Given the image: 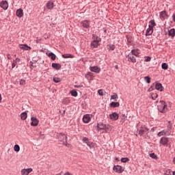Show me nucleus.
<instances>
[{"label": "nucleus", "mask_w": 175, "mask_h": 175, "mask_svg": "<svg viewBox=\"0 0 175 175\" xmlns=\"http://www.w3.org/2000/svg\"><path fill=\"white\" fill-rule=\"evenodd\" d=\"M158 110L160 113H166L167 111V105L163 100H161L157 105Z\"/></svg>", "instance_id": "f257e3e1"}, {"label": "nucleus", "mask_w": 175, "mask_h": 175, "mask_svg": "<svg viewBox=\"0 0 175 175\" xmlns=\"http://www.w3.org/2000/svg\"><path fill=\"white\" fill-rule=\"evenodd\" d=\"M57 136L59 141L61 142L62 144H64V146H68L66 144L68 143V137H66L65 133H59Z\"/></svg>", "instance_id": "f03ea898"}, {"label": "nucleus", "mask_w": 175, "mask_h": 175, "mask_svg": "<svg viewBox=\"0 0 175 175\" xmlns=\"http://www.w3.org/2000/svg\"><path fill=\"white\" fill-rule=\"evenodd\" d=\"M148 128H147V126H146V125H142L139 131V136H143V135H144V133H148Z\"/></svg>", "instance_id": "7ed1b4c3"}, {"label": "nucleus", "mask_w": 175, "mask_h": 175, "mask_svg": "<svg viewBox=\"0 0 175 175\" xmlns=\"http://www.w3.org/2000/svg\"><path fill=\"white\" fill-rule=\"evenodd\" d=\"M166 136H170L172 135V123L170 121L168 122V124L166 129H164Z\"/></svg>", "instance_id": "20e7f679"}, {"label": "nucleus", "mask_w": 175, "mask_h": 175, "mask_svg": "<svg viewBox=\"0 0 175 175\" xmlns=\"http://www.w3.org/2000/svg\"><path fill=\"white\" fill-rule=\"evenodd\" d=\"M82 27L83 28H86V29H88V28H90L91 27V22L88 20H85L83 21H82L81 23Z\"/></svg>", "instance_id": "39448f33"}, {"label": "nucleus", "mask_w": 175, "mask_h": 175, "mask_svg": "<svg viewBox=\"0 0 175 175\" xmlns=\"http://www.w3.org/2000/svg\"><path fill=\"white\" fill-rule=\"evenodd\" d=\"M0 8H2L3 10H8V8H9V3L8 1H2L0 2Z\"/></svg>", "instance_id": "423d86ee"}, {"label": "nucleus", "mask_w": 175, "mask_h": 175, "mask_svg": "<svg viewBox=\"0 0 175 175\" xmlns=\"http://www.w3.org/2000/svg\"><path fill=\"white\" fill-rule=\"evenodd\" d=\"M31 126H38V125H39V120H38V118H36V117H31Z\"/></svg>", "instance_id": "0eeeda50"}, {"label": "nucleus", "mask_w": 175, "mask_h": 175, "mask_svg": "<svg viewBox=\"0 0 175 175\" xmlns=\"http://www.w3.org/2000/svg\"><path fill=\"white\" fill-rule=\"evenodd\" d=\"M160 144H161L162 146H167L168 143H169V138L166 137H162L160 139L159 142Z\"/></svg>", "instance_id": "6e6552de"}, {"label": "nucleus", "mask_w": 175, "mask_h": 175, "mask_svg": "<svg viewBox=\"0 0 175 175\" xmlns=\"http://www.w3.org/2000/svg\"><path fill=\"white\" fill-rule=\"evenodd\" d=\"M113 170L116 172V173L121 174L124 172L122 167L121 165H114L113 167Z\"/></svg>", "instance_id": "1a4fd4ad"}, {"label": "nucleus", "mask_w": 175, "mask_h": 175, "mask_svg": "<svg viewBox=\"0 0 175 175\" xmlns=\"http://www.w3.org/2000/svg\"><path fill=\"white\" fill-rule=\"evenodd\" d=\"M82 120H83V122H84L85 124H88V122L91 121V116L90 114H85L83 116Z\"/></svg>", "instance_id": "9d476101"}, {"label": "nucleus", "mask_w": 175, "mask_h": 175, "mask_svg": "<svg viewBox=\"0 0 175 175\" xmlns=\"http://www.w3.org/2000/svg\"><path fill=\"white\" fill-rule=\"evenodd\" d=\"M127 58H128L129 62H133V64H135V62H136V57L133 55L129 53L127 55Z\"/></svg>", "instance_id": "9b49d317"}, {"label": "nucleus", "mask_w": 175, "mask_h": 175, "mask_svg": "<svg viewBox=\"0 0 175 175\" xmlns=\"http://www.w3.org/2000/svg\"><path fill=\"white\" fill-rule=\"evenodd\" d=\"M90 70L91 72H94V73H100V68L94 66H90Z\"/></svg>", "instance_id": "f8f14e48"}, {"label": "nucleus", "mask_w": 175, "mask_h": 175, "mask_svg": "<svg viewBox=\"0 0 175 175\" xmlns=\"http://www.w3.org/2000/svg\"><path fill=\"white\" fill-rule=\"evenodd\" d=\"M167 17H169V16H167V13H166V11H162L161 12H160V18L161 20H162V21H163L164 20H167Z\"/></svg>", "instance_id": "ddd939ff"}, {"label": "nucleus", "mask_w": 175, "mask_h": 175, "mask_svg": "<svg viewBox=\"0 0 175 175\" xmlns=\"http://www.w3.org/2000/svg\"><path fill=\"white\" fill-rule=\"evenodd\" d=\"M130 54H131V55H134L135 57H139L140 50L139 49H133L131 50Z\"/></svg>", "instance_id": "4468645a"}, {"label": "nucleus", "mask_w": 175, "mask_h": 175, "mask_svg": "<svg viewBox=\"0 0 175 175\" xmlns=\"http://www.w3.org/2000/svg\"><path fill=\"white\" fill-rule=\"evenodd\" d=\"M107 127L105 124L99 122L97 124V129L98 131H102L106 129Z\"/></svg>", "instance_id": "2eb2a0df"}, {"label": "nucleus", "mask_w": 175, "mask_h": 175, "mask_svg": "<svg viewBox=\"0 0 175 175\" xmlns=\"http://www.w3.org/2000/svg\"><path fill=\"white\" fill-rule=\"evenodd\" d=\"M118 113H117L116 112H113L109 115V118L111 120H113V121H117V120H118Z\"/></svg>", "instance_id": "dca6fc26"}, {"label": "nucleus", "mask_w": 175, "mask_h": 175, "mask_svg": "<svg viewBox=\"0 0 175 175\" xmlns=\"http://www.w3.org/2000/svg\"><path fill=\"white\" fill-rule=\"evenodd\" d=\"M32 168H27V169H23L21 170V174L22 175H29V173L32 172Z\"/></svg>", "instance_id": "f3484780"}, {"label": "nucleus", "mask_w": 175, "mask_h": 175, "mask_svg": "<svg viewBox=\"0 0 175 175\" xmlns=\"http://www.w3.org/2000/svg\"><path fill=\"white\" fill-rule=\"evenodd\" d=\"M16 14L17 16V17H18L19 18H21V17H23L24 16V12L23 10V9L19 8L16 10Z\"/></svg>", "instance_id": "a211bd4d"}, {"label": "nucleus", "mask_w": 175, "mask_h": 175, "mask_svg": "<svg viewBox=\"0 0 175 175\" xmlns=\"http://www.w3.org/2000/svg\"><path fill=\"white\" fill-rule=\"evenodd\" d=\"M100 42V41H96V40L92 41L90 44L91 47H92L93 49H96L98 46H99Z\"/></svg>", "instance_id": "6ab92c4d"}, {"label": "nucleus", "mask_w": 175, "mask_h": 175, "mask_svg": "<svg viewBox=\"0 0 175 175\" xmlns=\"http://www.w3.org/2000/svg\"><path fill=\"white\" fill-rule=\"evenodd\" d=\"M152 32H154V28L150 27L146 29V36H150V35H152Z\"/></svg>", "instance_id": "aec40b11"}, {"label": "nucleus", "mask_w": 175, "mask_h": 175, "mask_svg": "<svg viewBox=\"0 0 175 175\" xmlns=\"http://www.w3.org/2000/svg\"><path fill=\"white\" fill-rule=\"evenodd\" d=\"M46 8L47 9H49V10H51L53 8H54V3L52 1H49L46 3Z\"/></svg>", "instance_id": "412c9836"}, {"label": "nucleus", "mask_w": 175, "mask_h": 175, "mask_svg": "<svg viewBox=\"0 0 175 175\" xmlns=\"http://www.w3.org/2000/svg\"><path fill=\"white\" fill-rule=\"evenodd\" d=\"M162 88H163V87H162V83H156L155 89L157 90V91H160L161 92H162V91H163Z\"/></svg>", "instance_id": "4be33fe9"}, {"label": "nucleus", "mask_w": 175, "mask_h": 175, "mask_svg": "<svg viewBox=\"0 0 175 175\" xmlns=\"http://www.w3.org/2000/svg\"><path fill=\"white\" fill-rule=\"evenodd\" d=\"M19 48L21 49V50H31V47L28 46L27 44H19Z\"/></svg>", "instance_id": "5701e85b"}, {"label": "nucleus", "mask_w": 175, "mask_h": 175, "mask_svg": "<svg viewBox=\"0 0 175 175\" xmlns=\"http://www.w3.org/2000/svg\"><path fill=\"white\" fill-rule=\"evenodd\" d=\"M52 68H53V69H55L56 70H59V69H61V64L58 63H53Z\"/></svg>", "instance_id": "b1692460"}, {"label": "nucleus", "mask_w": 175, "mask_h": 175, "mask_svg": "<svg viewBox=\"0 0 175 175\" xmlns=\"http://www.w3.org/2000/svg\"><path fill=\"white\" fill-rule=\"evenodd\" d=\"M62 58H75V56L70 53H66L62 55Z\"/></svg>", "instance_id": "393cba45"}, {"label": "nucleus", "mask_w": 175, "mask_h": 175, "mask_svg": "<svg viewBox=\"0 0 175 175\" xmlns=\"http://www.w3.org/2000/svg\"><path fill=\"white\" fill-rule=\"evenodd\" d=\"M27 117H28V113L27 112H23L21 113V118L23 120V121H25V120H27Z\"/></svg>", "instance_id": "a878e982"}, {"label": "nucleus", "mask_w": 175, "mask_h": 175, "mask_svg": "<svg viewBox=\"0 0 175 175\" xmlns=\"http://www.w3.org/2000/svg\"><path fill=\"white\" fill-rule=\"evenodd\" d=\"M168 35L169 36H172V38H174L175 36V29H171L170 30L168 31Z\"/></svg>", "instance_id": "bb28decb"}, {"label": "nucleus", "mask_w": 175, "mask_h": 175, "mask_svg": "<svg viewBox=\"0 0 175 175\" xmlns=\"http://www.w3.org/2000/svg\"><path fill=\"white\" fill-rule=\"evenodd\" d=\"M92 39H93V40H95L96 42H100V40H102V39H100V38H99L95 33L92 34Z\"/></svg>", "instance_id": "cd10ccee"}, {"label": "nucleus", "mask_w": 175, "mask_h": 175, "mask_svg": "<svg viewBox=\"0 0 175 175\" xmlns=\"http://www.w3.org/2000/svg\"><path fill=\"white\" fill-rule=\"evenodd\" d=\"M111 107H120V103L118 102H112L110 103Z\"/></svg>", "instance_id": "c85d7f7f"}, {"label": "nucleus", "mask_w": 175, "mask_h": 175, "mask_svg": "<svg viewBox=\"0 0 175 175\" xmlns=\"http://www.w3.org/2000/svg\"><path fill=\"white\" fill-rule=\"evenodd\" d=\"M155 25H157V23H155V21L151 20L150 21H149V25H148L149 27L154 28Z\"/></svg>", "instance_id": "c756f323"}, {"label": "nucleus", "mask_w": 175, "mask_h": 175, "mask_svg": "<svg viewBox=\"0 0 175 175\" xmlns=\"http://www.w3.org/2000/svg\"><path fill=\"white\" fill-rule=\"evenodd\" d=\"M49 57L52 59V61H55L56 56L55 54H54L53 52H50L49 53Z\"/></svg>", "instance_id": "7c9ffc66"}, {"label": "nucleus", "mask_w": 175, "mask_h": 175, "mask_svg": "<svg viewBox=\"0 0 175 175\" xmlns=\"http://www.w3.org/2000/svg\"><path fill=\"white\" fill-rule=\"evenodd\" d=\"M86 144H87L88 147H89L90 149L94 148V147L95 146V144H94V142H92L90 141Z\"/></svg>", "instance_id": "2f4dec72"}, {"label": "nucleus", "mask_w": 175, "mask_h": 175, "mask_svg": "<svg viewBox=\"0 0 175 175\" xmlns=\"http://www.w3.org/2000/svg\"><path fill=\"white\" fill-rule=\"evenodd\" d=\"M157 136L159 137H161V136H166V133L165 132V130H163L158 133Z\"/></svg>", "instance_id": "473e14b6"}, {"label": "nucleus", "mask_w": 175, "mask_h": 175, "mask_svg": "<svg viewBox=\"0 0 175 175\" xmlns=\"http://www.w3.org/2000/svg\"><path fill=\"white\" fill-rule=\"evenodd\" d=\"M53 80L54 83H61L62 79L59 77H53Z\"/></svg>", "instance_id": "72a5a7b5"}, {"label": "nucleus", "mask_w": 175, "mask_h": 175, "mask_svg": "<svg viewBox=\"0 0 175 175\" xmlns=\"http://www.w3.org/2000/svg\"><path fill=\"white\" fill-rule=\"evenodd\" d=\"M70 94H71V96H74L75 98L77 96V92L76 91V90H71Z\"/></svg>", "instance_id": "f704fd0d"}, {"label": "nucleus", "mask_w": 175, "mask_h": 175, "mask_svg": "<svg viewBox=\"0 0 175 175\" xmlns=\"http://www.w3.org/2000/svg\"><path fill=\"white\" fill-rule=\"evenodd\" d=\"M161 68H162V69H163L164 70H167V68H169V66H168L167 64H166V63H163V64H161Z\"/></svg>", "instance_id": "c9c22d12"}, {"label": "nucleus", "mask_w": 175, "mask_h": 175, "mask_svg": "<svg viewBox=\"0 0 175 175\" xmlns=\"http://www.w3.org/2000/svg\"><path fill=\"white\" fill-rule=\"evenodd\" d=\"M121 162H122L123 163H126V162H129V158L128 157H122L121 159H120Z\"/></svg>", "instance_id": "e433bc0d"}, {"label": "nucleus", "mask_w": 175, "mask_h": 175, "mask_svg": "<svg viewBox=\"0 0 175 175\" xmlns=\"http://www.w3.org/2000/svg\"><path fill=\"white\" fill-rule=\"evenodd\" d=\"M149 155L152 159H158V156L155 153H150Z\"/></svg>", "instance_id": "4c0bfd02"}, {"label": "nucleus", "mask_w": 175, "mask_h": 175, "mask_svg": "<svg viewBox=\"0 0 175 175\" xmlns=\"http://www.w3.org/2000/svg\"><path fill=\"white\" fill-rule=\"evenodd\" d=\"M108 46H109L108 49L111 50V51H114V49H116L115 44H109L108 45Z\"/></svg>", "instance_id": "58836bf2"}, {"label": "nucleus", "mask_w": 175, "mask_h": 175, "mask_svg": "<svg viewBox=\"0 0 175 175\" xmlns=\"http://www.w3.org/2000/svg\"><path fill=\"white\" fill-rule=\"evenodd\" d=\"M121 122H125L126 121V116L125 114H122Z\"/></svg>", "instance_id": "ea45409f"}, {"label": "nucleus", "mask_w": 175, "mask_h": 175, "mask_svg": "<svg viewBox=\"0 0 175 175\" xmlns=\"http://www.w3.org/2000/svg\"><path fill=\"white\" fill-rule=\"evenodd\" d=\"M82 142H83V143H85V144H88V142H90V139H88V137H84L83 138V139H82Z\"/></svg>", "instance_id": "a19ab883"}, {"label": "nucleus", "mask_w": 175, "mask_h": 175, "mask_svg": "<svg viewBox=\"0 0 175 175\" xmlns=\"http://www.w3.org/2000/svg\"><path fill=\"white\" fill-rule=\"evenodd\" d=\"M14 151H16V152H18L20 151V146H18V144L15 145L14 147Z\"/></svg>", "instance_id": "79ce46f5"}, {"label": "nucleus", "mask_w": 175, "mask_h": 175, "mask_svg": "<svg viewBox=\"0 0 175 175\" xmlns=\"http://www.w3.org/2000/svg\"><path fill=\"white\" fill-rule=\"evenodd\" d=\"M144 79H145V81L148 83V84H150L151 83V78H150V77H145Z\"/></svg>", "instance_id": "37998d69"}, {"label": "nucleus", "mask_w": 175, "mask_h": 175, "mask_svg": "<svg viewBox=\"0 0 175 175\" xmlns=\"http://www.w3.org/2000/svg\"><path fill=\"white\" fill-rule=\"evenodd\" d=\"M151 98L152 99H153V100H155V99L158 98V94L157 93H152L151 95Z\"/></svg>", "instance_id": "c03bdc74"}, {"label": "nucleus", "mask_w": 175, "mask_h": 175, "mask_svg": "<svg viewBox=\"0 0 175 175\" xmlns=\"http://www.w3.org/2000/svg\"><path fill=\"white\" fill-rule=\"evenodd\" d=\"M16 60H14L13 62L12 63V69H14V68H16Z\"/></svg>", "instance_id": "a18cd8bd"}, {"label": "nucleus", "mask_w": 175, "mask_h": 175, "mask_svg": "<svg viewBox=\"0 0 175 175\" xmlns=\"http://www.w3.org/2000/svg\"><path fill=\"white\" fill-rule=\"evenodd\" d=\"M20 85H25V79H21L20 81Z\"/></svg>", "instance_id": "49530a36"}, {"label": "nucleus", "mask_w": 175, "mask_h": 175, "mask_svg": "<svg viewBox=\"0 0 175 175\" xmlns=\"http://www.w3.org/2000/svg\"><path fill=\"white\" fill-rule=\"evenodd\" d=\"M98 95H100V96H103V90H98Z\"/></svg>", "instance_id": "de8ad7c7"}, {"label": "nucleus", "mask_w": 175, "mask_h": 175, "mask_svg": "<svg viewBox=\"0 0 175 175\" xmlns=\"http://www.w3.org/2000/svg\"><path fill=\"white\" fill-rule=\"evenodd\" d=\"M144 61L145 62H150L151 61V57H146Z\"/></svg>", "instance_id": "09e8293b"}, {"label": "nucleus", "mask_w": 175, "mask_h": 175, "mask_svg": "<svg viewBox=\"0 0 175 175\" xmlns=\"http://www.w3.org/2000/svg\"><path fill=\"white\" fill-rule=\"evenodd\" d=\"M117 98H118V95H117V94H115L111 96V99H117Z\"/></svg>", "instance_id": "8fccbe9b"}, {"label": "nucleus", "mask_w": 175, "mask_h": 175, "mask_svg": "<svg viewBox=\"0 0 175 175\" xmlns=\"http://www.w3.org/2000/svg\"><path fill=\"white\" fill-rule=\"evenodd\" d=\"M81 87H83V85H75V88H81Z\"/></svg>", "instance_id": "3c124183"}, {"label": "nucleus", "mask_w": 175, "mask_h": 175, "mask_svg": "<svg viewBox=\"0 0 175 175\" xmlns=\"http://www.w3.org/2000/svg\"><path fill=\"white\" fill-rule=\"evenodd\" d=\"M21 59L20 58L17 57L16 59H15V62L17 64V62H20Z\"/></svg>", "instance_id": "603ef678"}, {"label": "nucleus", "mask_w": 175, "mask_h": 175, "mask_svg": "<svg viewBox=\"0 0 175 175\" xmlns=\"http://www.w3.org/2000/svg\"><path fill=\"white\" fill-rule=\"evenodd\" d=\"M172 20H173L174 23H175V14H174L172 15Z\"/></svg>", "instance_id": "864d4df0"}, {"label": "nucleus", "mask_w": 175, "mask_h": 175, "mask_svg": "<svg viewBox=\"0 0 175 175\" xmlns=\"http://www.w3.org/2000/svg\"><path fill=\"white\" fill-rule=\"evenodd\" d=\"M64 175H73V174H70L69 172H67Z\"/></svg>", "instance_id": "5fc2aeb1"}, {"label": "nucleus", "mask_w": 175, "mask_h": 175, "mask_svg": "<svg viewBox=\"0 0 175 175\" xmlns=\"http://www.w3.org/2000/svg\"><path fill=\"white\" fill-rule=\"evenodd\" d=\"M1 102H2V94H0V103H1Z\"/></svg>", "instance_id": "6e6d98bb"}, {"label": "nucleus", "mask_w": 175, "mask_h": 175, "mask_svg": "<svg viewBox=\"0 0 175 175\" xmlns=\"http://www.w3.org/2000/svg\"><path fill=\"white\" fill-rule=\"evenodd\" d=\"M172 163L175 165V157L173 158Z\"/></svg>", "instance_id": "4d7b16f0"}, {"label": "nucleus", "mask_w": 175, "mask_h": 175, "mask_svg": "<svg viewBox=\"0 0 175 175\" xmlns=\"http://www.w3.org/2000/svg\"><path fill=\"white\" fill-rule=\"evenodd\" d=\"M8 59H12V57H10V55H8Z\"/></svg>", "instance_id": "13d9d810"}, {"label": "nucleus", "mask_w": 175, "mask_h": 175, "mask_svg": "<svg viewBox=\"0 0 175 175\" xmlns=\"http://www.w3.org/2000/svg\"><path fill=\"white\" fill-rule=\"evenodd\" d=\"M103 31L105 33H106L107 31V30H106V29L103 28Z\"/></svg>", "instance_id": "bf43d9fd"}, {"label": "nucleus", "mask_w": 175, "mask_h": 175, "mask_svg": "<svg viewBox=\"0 0 175 175\" xmlns=\"http://www.w3.org/2000/svg\"><path fill=\"white\" fill-rule=\"evenodd\" d=\"M115 68H116V69H118V66L116 65V66H115Z\"/></svg>", "instance_id": "052dcab7"}, {"label": "nucleus", "mask_w": 175, "mask_h": 175, "mask_svg": "<svg viewBox=\"0 0 175 175\" xmlns=\"http://www.w3.org/2000/svg\"><path fill=\"white\" fill-rule=\"evenodd\" d=\"M151 131H152V132H154V131H155V129H154V128H152V129H151Z\"/></svg>", "instance_id": "680f3d73"}, {"label": "nucleus", "mask_w": 175, "mask_h": 175, "mask_svg": "<svg viewBox=\"0 0 175 175\" xmlns=\"http://www.w3.org/2000/svg\"><path fill=\"white\" fill-rule=\"evenodd\" d=\"M172 174L175 175V171L172 172Z\"/></svg>", "instance_id": "e2e57ef3"}, {"label": "nucleus", "mask_w": 175, "mask_h": 175, "mask_svg": "<svg viewBox=\"0 0 175 175\" xmlns=\"http://www.w3.org/2000/svg\"><path fill=\"white\" fill-rule=\"evenodd\" d=\"M116 161H118V158L116 157Z\"/></svg>", "instance_id": "0e129e2a"}]
</instances>
